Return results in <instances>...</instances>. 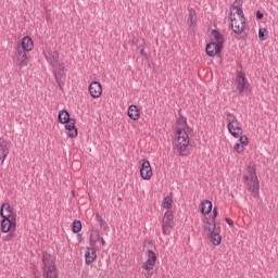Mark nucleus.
I'll list each match as a JSON object with an SVG mask.
<instances>
[{"instance_id": "nucleus-28", "label": "nucleus", "mask_w": 278, "mask_h": 278, "mask_svg": "<svg viewBox=\"0 0 278 278\" xmlns=\"http://www.w3.org/2000/svg\"><path fill=\"white\" fill-rule=\"evenodd\" d=\"M235 10H236V14H238V16H240V18H241L240 21H247V18L244 17V11H242V8L231 5L230 11L233 12Z\"/></svg>"}, {"instance_id": "nucleus-6", "label": "nucleus", "mask_w": 278, "mask_h": 278, "mask_svg": "<svg viewBox=\"0 0 278 278\" xmlns=\"http://www.w3.org/2000/svg\"><path fill=\"white\" fill-rule=\"evenodd\" d=\"M140 164V176L149 181L151 177H153V169L151 168V163L147 159H142L139 161Z\"/></svg>"}, {"instance_id": "nucleus-3", "label": "nucleus", "mask_w": 278, "mask_h": 278, "mask_svg": "<svg viewBox=\"0 0 278 278\" xmlns=\"http://www.w3.org/2000/svg\"><path fill=\"white\" fill-rule=\"evenodd\" d=\"M249 190L253 193L254 197L260 194V180L257 179V173L255 167L248 168V175L243 177Z\"/></svg>"}, {"instance_id": "nucleus-13", "label": "nucleus", "mask_w": 278, "mask_h": 278, "mask_svg": "<svg viewBox=\"0 0 278 278\" xmlns=\"http://www.w3.org/2000/svg\"><path fill=\"white\" fill-rule=\"evenodd\" d=\"M16 64L20 66V68H23V66H27L29 63V59L27 58V52L24 51L23 49H17L16 48Z\"/></svg>"}, {"instance_id": "nucleus-43", "label": "nucleus", "mask_w": 278, "mask_h": 278, "mask_svg": "<svg viewBox=\"0 0 278 278\" xmlns=\"http://www.w3.org/2000/svg\"><path fill=\"white\" fill-rule=\"evenodd\" d=\"M180 121L181 123H184L185 125H188V119L185 116H180Z\"/></svg>"}, {"instance_id": "nucleus-11", "label": "nucleus", "mask_w": 278, "mask_h": 278, "mask_svg": "<svg viewBox=\"0 0 278 278\" xmlns=\"http://www.w3.org/2000/svg\"><path fill=\"white\" fill-rule=\"evenodd\" d=\"M89 94H91L92 99H99L101 94H103V87L101 83L94 80L89 85Z\"/></svg>"}, {"instance_id": "nucleus-34", "label": "nucleus", "mask_w": 278, "mask_h": 278, "mask_svg": "<svg viewBox=\"0 0 278 278\" xmlns=\"http://www.w3.org/2000/svg\"><path fill=\"white\" fill-rule=\"evenodd\" d=\"M170 226H168V225H166V224H163L162 225V229H163V233L165 235V236H170Z\"/></svg>"}, {"instance_id": "nucleus-9", "label": "nucleus", "mask_w": 278, "mask_h": 278, "mask_svg": "<svg viewBox=\"0 0 278 278\" xmlns=\"http://www.w3.org/2000/svg\"><path fill=\"white\" fill-rule=\"evenodd\" d=\"M155 262H157V254L153 252V250L148 251V260L143 263L142 268L144 270L151 271L153 268H155Z\"/></svg>"}, {"instance_id": "nucleus-41", "label": "nucleus", "mask_w": 278, "mask_h": 278, "mask_svg": "<svg viewBox=\"0 0 278 278\" xmlns=\"http://www.w3.org/2000/svg\"><path fill=\"white\" fill-rule=\"evenodd\" d=\"M225 220H226L227 225H229V227H233V220H231V218L226 217Z\"/></svg>"}, {"instance_id": "nucleus-21", "label": "nucleus", "mask_w": 278, "mask_h": 278, "mask_svg": "<svg viewBox=\"0 0 278 278\" xmlns=\"http://www.w3.org/2000/svg\"><path fill=\"white\" fill-rule=\"evenodd\" d=\"M53 73H54L55 81H60V80L62 81V79L66 77V74L64 73V63H59V66L55 67Z\"/></svg>"}, {"instance_id": "nucleus-40", "label": "nucleus", "mask_w": 278, "mask_h": 278, "mask_svg": "<svg viewBox=\"0 0 278 278\" xmlns=\"http://www.w3.org/2000/svg\"><path fill=\"white\" fill-rule=\"evenodd\" d=\"M232 5L236 8H242V0H236Z\"/></svg>"}, {"instance_id": "nucleus-32", "label": "nucleus", "mask_w": 278, "mask_h": 278, "mask_svg": "<svg viewBox=\"0 0 278 278\" xmlns=\"http://www.w3.org/2000/svg\"><path fill=\"white\" fill-rule=\"evenodd\" d=\"M258 38L260 40H266V28L258 29Z\"/></svg>"}, {"instance_id": "nucleus-29", "label": "nucleus", "mask_w": 278, "mask_h": 278, "mask_svg": "<svg viewBox=\"0 0 278 278\" xmlns=\"http://www.w3.org/2000/svg\"><path fill=\"white\" fill-rule=\"evenodd\" d=\"M72 231L74 233H79V231H81V222L80 220H74L72 223Z\"/></svg>"}, {"instance_id": "nucleus-7", "label": "nucleus", "mask_w": 278, "mask_h": 278, "mask_svg": "<svg viewBox=\"0 0 278 278\" xmlns=\"http://www.w3.org/2000/svg\"><path fill=\"white\" fill-rule=\"evenodd\" d=\"M45 278H58V267L55 264L50 263L47 257L42 258Z\"/></svg>"}, {"instance_id": "nucleus-19", "label": "nucleus", "mask_w": 278, "mask_h": 278, "mask_svg": "<svg viewBox=\"0 0 278 278\" xmlns=\"http://www.w3.org/2000/svg\"><path fill=\"white\" fill-rule=\"evenodd\" d=\"M188 12L187 25L190 29H194L197 27V11L194 9H188Z\"/></svg>"}, {"instance_id": "nucleus-44", "label": "nucleus", "mask_w": 278, "mask_h": 278, "mask_svg": "<svg viewBox=\"0 0 278 278\" xmlns=\"http://www.w3.org/2000/svg\"><path fill=\"white\" fill-rule=\"evenodd\" d=\"M100 241H101L102 247L105 245V239H103V237H100Z\"/></svg>"}, {"instance_id": "nucleus-36", "label": "nucleus", "mask_w": 278, "mask_h": 278, "mask_svg": "<svg viewBox=\"0 0 278 278\" xmlns=\"http://www.w3.org/2000/svg\"><path fill=\"white\" fill-rule=\"evenodd\" d=\"M12 238H14V229H11V232H9V233L4 237V241H5V242H10V240H12Z\"/></svg>"}, {"instance_id": "nucleus-15", "label": "nucleus", "mask_w": 278, "mask_h": 278, "mask_svg": "<svg viewBox=\"0 0 278 278\" xmlns=\"http://www.w3.org/2000/svg\"><path fill=\"white\" fill-rule=\"evenodd\" d=\"M16 49H22V51H31L34 49V40L29 36H25L22 38L21 45H17Z\"/></svg>"}, {"instance_id": "nucleus-17", "label": "nucleus", "mask_w": 278, "mask_h": 278, "mask_svg": "<svg viewBox=\"0 0 278 278\" xmlns=\"http://www.w3.org/2000/svg\"><path fill=\"white\" fill-rule=\"evenodd\" d=\"M203 223H204L203 229L205 233L208 235V233H214V231H216V220L211 219V217H205Z\"/></svg>"}, {"instance_id": "nucleus-38", "label": "nucleus", "mask_w": 278, "mask_h": 278, "mask_svg": "<svg viewBox=\"0 0 278 278\" xmlns=\"http://www.w3.org/2000/svg\"><path fill=\"white\" fill-rule=\"evenodd\" d=\"M143 45L144 42L139 45V49H141L140 54L142 55V58H147V52L144 51Z\"/></svg>"}, {"instance_id": "nucleus-24", "label": "nucleus", "mask_w": 278, "mask_h": 278, "mask_svg": "<svg viewBox=\"0 0 278 278\" xmlns=\"http://www.w3.org/2000/svg\"><path fill=\"white\" fill-rule=\"evenodd\" d=\"M211 35L217 45H220L222 47H223V45H225V36H223V34H220V31H218L217 29H213L211 31Z\"/></svg>"}, {"instance_id": "nucleus-20", "label": "nucleus", "mask_w": 278, "mask_h": 278, "mask_svg": "<svg viewBox=\"0 0 278 278\" xmlns=\"http://www.w3.org/2000/svg\"><path fill=\"white\" fill-rule=\"evenodd\" d=\"M128 118L131 121H138L140 118V110L136 104H131L128 108Z\"/></svg>"}, {"instance_id": "nucleus-26", "label": "nucleus", "mask_w": 278, "mask_h": 278, "mask_svg": "<svg viewBox=\"0 0 278 278\" xmlns=\"http://www.w3.org/2000/svg\"><path fill=\"white\" fill-rule=\"evenodd\" d=\"M208 237L212 244H214L215 247H218L223 242V237L220 236V233L216 232V230H214L212 233H208Z\"/></svg>"}, {"instance_id": "nucleus-22", "label": "nucleus", "mask_w": 278, "mask_h": 278, "mask_svg": "<svg viewBox=\"0 0 278 278\" xmlns=\"http://www.w3.org/2000/svg\"><path fill=\"white\" fill-rule=\"evenodd\" d=\"M174 220H175V215H173L172 211H167L164 214L163 224L167 225L168 227H175V222Z\"/></svg>"}, {"instance_id": "nucleus-4", "label": "nucleus", "mask_w": 278, "mask_h": 278, "mask_svg": "<svg viewBox=\"0 0 278 278\" xmlns=\"http://www.w3.org/2000/svg\"><path fill=\"white\" fill-rule=\"evenodd\" d=\"M227 121H228L227 127H228L229 134H231L233 138H240V136H242V124L231 113H228Z\"/></svg>"}, {"instance_id": "nucleus-1", "label": "nucleus", "mask_w": 278, "mask_h": 278, "mask_svg": "<svg viewBox=\"0 0 278 278\" xmlns=\"http://www.w3.org/2000/svg\"><path fill=\"white\" fill-rule=\"evenodd\" d=\"M1 232L8 233L11 229L16 231V214L12 213V207L8 203H3L0 207Z\"/></svg>"}, {"instance_id": "nucleus-31", "label": "nucleus", "mask_w": 278, "mask_h": 278, "mask_svg": "<svg viewBox=\"0 0 278 278\" xmlns=\"http://www.w3.org/2000/svg\"><path fill=\"white\" fill-rule=\"evenodd\" d=\"M163 207L165 210H170L173 207V198L172 197H165L163 201Z\"/></svg>"}, {"instance_id": "nucleus-46", "label": "nucleus", "mask_w": 278, "mask_h": 278, "mask_svg": "<svg viewBox=\"0 0 278 278\" xmlns=\"http://www.w3.org/2000/svg\"><path fill=\"white\" fill-rule=\"evenodd\" d=\"M78 240H79V242H81V236L78 233Z\"/></svg>"}, {"instance_id": "nucleus-37", "label": "nucleus", "mask_w": 278, "mask_h": 278, "mask_svg": "<svg viewBox=\"0 0 278 278\" xmlns=\"http://www.w3.org/2000/svg\"><path fill=\"white\" fill-rule=\"evenodd\" d=\"M218 216V207H214L213 208V215H212V217H210L211 218V220H216V217Z\"/></svg>"}, {"instance_id": "nucleus-27", "label": "nucleus", "mask_w": 278, "mask_h": 278, "mask_svg": "<svg viewBox=\"0 0 278 278\" xmlns=\"http://www.w3.org/2000/svg\"><path fill=\"white\" fill-rule=\"evenodd\" d=\"M99 240H101V235H99V231H97V230L91 231L90 247H94V244H97V242H99Z\"/></svg>"}, {"instance_id": "nucleus-25", "label": "nucleus", "mask_w": 278, "mask_h": 278, "mask_svg": "<svg viewBox=\"0 0 278 278\" xmlns=\"http://www.w3.org/2000/svg\"><path fill=\"white\" fill-rule=\"evenodd\" d=\"M212 212V201L204 200L201 202V214L207 216Z\"/></svg>"}, {"instance_id": "nucleus-23", "label": "nucleus", "mask_w": 278, "mask_h": 278, "mask_svg": "<svg viewBox=\"0 0 278 278\" xmlns=\"http://www.w3.org/2000/svg\"><path fill=\"white\" fill-rule=\"evenodd\" d=\"M58 118H59V123H61V125H64L73 119V118H71V113H68V111H66V110L60 111Z\"/></svg>"}, {"instance_id": "nucleus-39", "label": "nucleus", "mask_w": 278, "mask_h": 278, "mask_svg": "<svg viewBox=\"0 0 278 278\" xmlns=\"http://www.w3.org/2000/svg\"><path fill=\"white\" fill-rule=\"evenodd\" d=\"M264 18V13L262 11H256V20L262 21Z\"/></svg>"}, {"instance_id": "nucleus-14", "label": "nucleus", "mask_w": 278, "mask_h": 278, "mask_svg": "<svg viewBox=\"0 0 278 278\" xmlns=\"http://www.w3.org/2000/svg\"><path fill=\"white\" fill-rule=\"evenodd\" d=\"M8 155H10V147H8V141L0 138V166L3 165Z\"/></svg>"}, {"instance_id": "nucleus-16", "label": "nucleus", "mask_w": 278, "mask_h": 278, "mask_svg": "<svg viewBox=\"0 0 278 278\" xmlns=\"http://www.w3.org/2000/svg\"><path fill=\"white\" fill-rule=\"evenodd\" d=\"M65 129L70 138H77L78 131L77 126H75V118H72L67 123H65Z\"/></svg>"}, {"instance_id": "nucleus-47", "label": "nucleus", "mask_w": 278, "mask_h": 278, "mask_svg": "<svg viewBox=\"0 0 278 278\" xmlns=\"http://www.w3.org/2000/svg\"><path fill=\"white\" fill-rule=\"evenodd\" d=\"M148 243L151 244V241L148 240Z\"/></svg>"}, {"instance_id": "nucleus-35", "label": "nucleus", "mask_w": 278, "mask_h": 278, "mask_svg": "<svg viewBox=\"0 0 278 278\" xmlns=\"http://www.w3.org/2000/svg\"><path fill=\"white\" fill-rule=\"evenodd\" d=\"M233 149L237 151V153H242V151H244V146L241 143H236Z\"/></svg>"}, {"instance_id": "nucleus-5", "label": "nucleus", "mask_w": 278, "mask_h": 278, "mask_svg": "<svg viewBox=\"0 0 278 278\" xmlns=\"http://www.w3.org/2000/svg\"><path fill=\"white\" fill-rule=\"evenodd\" d=\"M229 21L231 23V29L237 36H240L244 31V29H247V20H240V22L236 21V15L233 14V12H230Z\"/></svg>"}, {"instance_id": "nucleus-12", "label": "nucleus", "mask_w": 278, "mask_h": 278, "mask_svg": "<svg viewBox=\"0 0 278 278\" xmlns=\"http://www.w3.org/2000/svg\"><path fill=\"white\" fill-rule=\"evenodd\" d=\"M43 53L47 62H49L52 68H55V66H58V62H60V52L49 50Z\"/></svg>"}, {"instance_id": "nucleus-10", "label": "nucleus", "mask_w": 278, "mask_h": 278, "mask_svg": "<svg viewBox=\"0 0 278 278\" xmlns=\"http://www.w3.org/2000/svg\"><path fill=\"white\" fill-rule=\"evenodd\" d=\"M236 84H237V90H238L239 94H242V92H244V90H247V86H249V80L247 79V74L239 73L237 75Z\"/></svg>"}, {"instance_id": "nucleus-42", "label": "nucleus", "mask_w": 278, "mask_h": 278, "mask_svg": "<svg viewBox=\"0 0 278 278\" xmlns=\"http://www.w3.org/2000/svg\"><path fill=\"white\" fill-rule=\"evenodd\" d=\"M58 86H59V89L60 90H64V81L63 80H60V81H56Z\"/></svg>"}, {"instance_id": "nucleus-2", "label": "nucleus", "mask_w": 278, "mask_h": 278, "mask_svg": "<svg viewBox=\"0 0 278 278\" xmlns=\"http://www.w3.org/2000/svg\"><path fill=\"white\" fill-rule=\"evenodd\" d=\"M177 139L174 144V150L177 151L178 155L181 157L188 155L190 151L188 150V147H190V137H188V132L184 130V128H178L176 130Z\"/></svg>"}, {"instance_id": "nucleus-33", "label": "nucleus", "mask_w": 278, "mask_h": 278, "mask_svg": "<svg viewBox=\"0 0 278 278\" xmlns=\"http://www.w3.org/2000/svg\"><path fill=\"white\" fill-rule=\"evenodd\" d=\"M239 138L240 144H242L243 147H247L249 144V137L240 135Z\"/></svg>"}, {"instance_id": "nucleus-18", "label": "nucleus", "mask_w": 278, "mask_h": 278, "mask_svg": "<svg viewBox=\"0 0 278 278\" xmlns=\"http://www.w3.org/2000/svg\"><path fill=\"white\" fill-rule=\"evenodd\" d=\"M97 260V250L94 248H87L85 253V261L87 266H90L93 264V262Z\"/></svg>"}, {"instance_id": "nucleus-8", "label": "nucleus", "mask_w": 278, "mask_h": 278, "mask_svg": "<svg viewBox=\"0 0 278 278\" xmlns=\"http://www.w3.org/2000/svg\"><path fill=\"white\" fill-rule=\"evenodd\" d=\"M206 55L210 58H214L215 55H220L223 52V46L220 43H217L216 41H211L206 45L205 48Z\"/></svg>"}, {"instance_id": "nucleus-30", "label": "nucleus", "mask_w": 278, "mask_h": 278, "mask_svg": "<svg viewBox=\"0 0 278 278\" xmlns=\"http://www.w3.org/2000/svg\"><path fill=\"white\" fill-rule=\"evenodd\" d=\"M96 218H97L101 229L106 230L108 229V222H105V219H103V217L101 215H99V213L96 214Z\"/></svg>"}, {"instance_id": "nucleus-45", "label": "nucleus", "mask_w": 278, "mask_h": 278, "mask_svg": "<svg viewBox=\"0 0 278 278\" xmlns=\"http://www.w3.org/2000/svg\"><path fill=\"white\" fill-rule=\"evenodd\" d=\"M134 45H138V39H132Z\"/></svg>"}]
</instances>
